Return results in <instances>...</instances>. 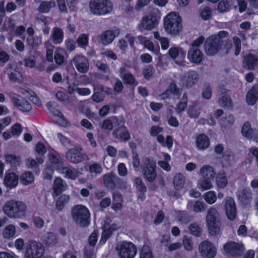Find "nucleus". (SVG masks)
<instances>
[{
  "instance_id": "obj_39",
  "label": "nucleus",
  "mask_w": 258,
  "mask_h": 258,
  "mask_svg": "<svg viewBox=\"0 0 258 258\" xmlns=\"http://www.w3.org/2000/svg\"><path fill=\"white\" fill-rule=\"evenodd\" d=\"M17 233L16 226L13 224H9L2 231V236L4 239H10L14 238Z\"/></svg>"
},
{
  "instance_id": "obj_10",
  "label": "nucleus",
  "mask_w": 258,
  "mask_h": 258,
  "mask_svg": "<svg viewBox=\"0 0 258 258\" xmlns=\"http://www.w3.org/2000/svg\"><path fill=\"white\" fill-rule=\"evenodd\" d=\"M116 249L120 258H134L137 253L136 247L131 242L123 241L119 243Z\"/></svg>"
},
{
  "instance_id": "obj_42",
  "label": "nucleus",
  "mask_w": 258,
  "mask_h": 258,
  "mask_svg": "<svg viewBox=\"0 0 258 258\" xmlns=\"http://www.w3.org/2000/svg\"><path fill=\"white\" fill-rule=\"evenodd\" d=\"M200 174L204 178H209L213 180L215 172L214 169L210 165H204L200 170Z\"/></svg>"
},
{
  "instance_id": "obj_52",
  "label": "nucleus",
  "mask_w": 258,
  "mask_h": 258,
  "mask_svg": "<svg viewBox=\"0 0 258 258\" xmlns=\"http://www.w3.org/2000/svg\"><path fill=\"white\" fill-rule=\"evenodd\" d=\"M173 95H178L179 93V90L177 88L176 85L174 83H171L169 86V89L166 91V92L163 93L161 95L162 99H165L170 97L169 93Z\"/></svg>"
},
{
  "instance_id": "obj_14",
  "label": "nucleus",
  "mask_w": 258,
  "mask_h": 258,
  "mask_svg": "<svg viewBox=\"0 0 258 258\" xmlns=\"http://www.w3.org/2000/svg\"><path fill=\"white\" fill-rule=\"evenodd\" d=\"M224 249L228 255L236 256L241 254L244 248L241 243L230 241L224 245Z\"/></svg>"
},
{
  "instance_id": "obj_43",
  "label": "nucleus",
  "mask_w": 258,
  "mask_h": 258,
  "mask_svg": "<svg viewBox=\"0 0 258 258\" xmlns=\"http://www.w3.org/2000/svg\"><path fill=\"white\" fill-rule=\"evenodd\" d=\"M51 37L54 43L59 44L63 41V32L61 29L55 27L52 30Z\"/></svg>"
},
{
  "instance_id": "obj_3",
  "label": "nucleus",
  "mask_w": 258,
  "mask_h": 258,
  "mask_svg": "<svg viewBox=\"0 0 258 258\" xmlns=\"http://www.w3.org/2000/svg\"><path fill=\"white\" fill-rule=\"evenodd\" d=\"M27 210L26 205L21 201L11 200L8 201L3 207V212L9 217L20 219L25 216Z\"/></svg>"
},
{
  "instance_id": "obj_34",
  "label": "nucleus",
  "mask_w": 258,
  "mask_h": 258,
  "mask_svg": "<svg viewBox=\"0 0 258 258\" xmlns=\"http://www.w3.org/2000/svg\"><path fill=\"white\" fill-rule=\"evenodd\" d=\"M258 100V85H254L247 92L246 96L247 103L253 105Z\"/></svg>"
},
{
  "instance_id": "obj_58",
  "label": "nucleus",
  "mask_w": 258,
  "mask_h": 258,
  "mask_svg": "<svg viewBox=\"0 0 258 258\" xmlns=\"http://www.w3.org/2000/svg\"><path fill=\"white\" fill-rule=\"evenodd\" d=\"M140 258H154L152 251L148 245H144L140 252Z\"/></svg>"
},
{
  "instance_id": "obj_6",
  "label": "nucleus",
  "mask_w": 258,
  "mask_h": 258,
  "mask_svg": "<svg viewBox=\"0 0 258 258\" xmlns=\"http://www.w3.org/2000/svg\"><path fill=\"white\" fill-rule=\"evenodd\" d=\"M206 220L209 233L216 235L220 230V223L219 213L215 208L212 207L208 209Z\"/></svg>"
},
{
  "instance_id": "obj_56",
  "label": "nucleus",
  "mask_w": 258,
  "mask_h": 258,
  "mask_svg": "<svg viewBox=\"0 0 258 258\" xmlns=\"http://www.w3.org/2000/svg\"><path fill=\"white\" fill-rule=\"evenodd\" d=\"M18 16L17 14L12 15L8 20L5 21L4 24V29L5 30L7 31L14 28Z\"/></svg>"
},
{
  "instance_id": "obj_23",
  "label": "nucleus",
  "mask_w": 258,
  "mask_h": 258,
  "mask_svg": "<svg viewBox=\"0 0 258 258\" xmlns=\"http://www.w3.org/2000/svg\"><path fill=\"white\" fill-rule=\"evenodd\" d=\"M67 188L68 185L65 181L60 177L55 178L53 183V192L52 194L53 197H57L65 191Z\"/></svg>"
},
{
  "instance_id": "obj_48",
  "label": "nucleus",
  "mask_w": 258,
  "mask_h": 258,
  "mask_svg": "<svg viewBox=\"0 0 258 258\" xmlns=\"http://www.w3.org/2000/svg\"><path fill=\"white\" fill-rule=\"evenodd\" d=\"M216 184L218 188H224L228 184V180L226 174L224 172H220L216 178Z\"/></svg>"
},
{
  "instance_id": "obj_28",
  "label": "nucleus",
  "mask_w": 258,
  "mask_h": 258,
  "mask_svg": "<svg viewBox=\"0 0 258 258\" xmlns=\"http://www.w3.org/2000/svg\"><path fill=\"white\" fill-rule=\"evenodd\" d=\"M118 228V226L115 224L110 225L109 224L105 223L103 226V232H102L99 243L101 245L104 244L107 239L111 236L112 232Z\"/></svg>"
},
{
  "instance_id": "obj_32",
  "label": "nucleus",
  "mask_w": 258,
  "mask_h": 258,
  "mask_svg": "<svg viewBox=\"0 0 258 258\" xmlns=\"http://www.w3.org/2000/svg\"><path fill=\"white\" fill-rule=\"evenodd\" d=\"M160 160L158 161V165L164 170L169 172L171 169V166L170 165L171 161V156L168 153L162 152L160 156Z\"/></svg>"
},
{
  "instance_id": "obj_55",
  "label": "nucleus",
  "mask_w": 258,
  "mask_h": 258,
  "mask_svg": "<svg viewBox=\"0 0 258 258\" xmlns=\"http://www.w3.org/2000/svg\"><path fill=\"white\" fill-rule=\"evenodd\" d=\"M70 197L67 195H62L60 196L56 201V207L58 210H62L65 205L69 202Z\"/></svg>"
},
{
  "instance_id": "obj_2",
  "label": "nucleus",
  "mask_w": 258,
  "mask_h": 258,
  "mask_svg": "<svg viewBox=\"0 0 258 258\" xmlns=\"http://www.w3.org/2000/svg\"><path fill=\"white\" fill-rule=\"evenodd\" d=\"M163 27L167 35L176 36L182 30V18L178 12H171L163 18Z\"/></svg>"
},
{
  "instance_id": "obj_50",
  "label": "nucleus",
  "mask_w": 258,
  "mask_h": 258,
  "mask_svg": "<svg viewBox=\"0 0 258 258\" xmlns=\"http://www.w3.org/2000/svg\"><path fill=\"white\" fill-rule=\"evenodd\" d=\"M55 6V3L53 0L43 2L40 4L38 8V11L40 13H46L50 11L51 8L54 7Z\"/></svg>"
},
{
  "instance_id": "obj_38",
  "label": "nucleus",
  "mask_w": 258,
  "mask_h": 258,
  "mask_svg": "<svg viewBox=\"0 0 258 258\" xmlns=\"http://www.w3.org/2000/svg\"><path fill=\"white\" fill-rule=\"evenodd\" d=\"M198 78V74L195 71H190L185 74L183 79L181 80L182 84L186 86H190L193 85Z\"/></svg>"
},
{
  "instance_id": "obj_36",
  "label": "nucleus",
  "mask_w": 258,
  "mask_h": 258,
  "mask_svg": "<svg viewBox=\"0 0 258 258\" xmlns=\"http://www.w3.org/2000/svg\"><path fill=\"white\" fill-rule=\"evenodd\" d=\"M119 126L120 127L118 129L114 131L113 136L116 138L120 139L121 140H128L130 139V135L126 128L123 125V123Z\"/></svg>"
},
{
  "instance_id": "obj_15",
  "label": "nucleus",
  "mask_w": 258,
  "mask_h": 258,
  "mask_svg": "<svg viewBox=\"0 0 258 258\" xmlns=\"http://www.w3.org/2000/svg\"><path fill=\"white\" fill-rule=\"evenodd\" d=\"M81 148H73L66 153V158L73 163H78L88 159V156L81 152Z\"/></svg>"
},
{
  "instance_id": "obj_12",
  "label": "nucleus",
  "mask_w": 258,
  "mask_h": 258,
  "mask_svg": "<svg viewBox=\"0 0 258 258\" xmlns=\"http://www.w3.org/2000/svg\"><path fill=\"white\" fill-rule=\"evenodd\" d=\"M48 151V161L46 165L53 168L58 172L63 167L61 158L59 153L52 148H49Z\"/></svg>"
},
{
  "instance_id": "obj_59",
  "label": "nucleus",
  "mask_w": 258,
  "mask_h": 258,
  "mask_svg": "<svg viewBox=\"0 0 258 258\" xmlns=\"http://www.w3.org/2000/svg\"><path fill=\"white\" fill-rule=\"evenodd\" d=\"M78 45L83 48H85L88 45V35L87 34H81L77 39Z\"/></svg>"
},
{
  "instance_id": "obj_63",
  "label": "nucleus",
  "mask_w": 258,
  "mask_h": 258,
  "mask_svg": "<svg viewBox=\"0 0 258 258\" xmlns=\"http://www.w3.org/2000/svg\"><path fill=\"white\" fill-rule=\"evenodd\" d=\"M219 102L222 106L227 109L231 108L232 107V101L228 96H223L219 100Z\"/></svg>"
},
{
  "instance_id": "obj_40",
  "label": "nucleus",
  "mask_w": 258,
  "mask_h": 258,
  "mask_svg": "<svg viewBox=\"0 0 258 258\" xmlns=\"http://www.w3.org/2000/svg\"><path fill=\"white\" fill-rule=\"evenodd\" d=\"M36 159L39 164H42L44 161V154L46 152V149L44 144L39 142L37 144L35 148Z\"/></svg>"
},
{
  "instance_id": "obj_27",
  "label": "nucleus",
  "mask_w": 258,
  "mask_h": 258,
  "mask_svg": "<svg viewBox=\"0 0 258 258\" xmlns=\"http://www.w3.org/2000/svg\"><path fill=\"white\" fill-rule=\"evenodd\" d=\"M19 177L14 172H7L4 178V183L9 189L16 187L18 184Z\"/></svg>"
},
{
  "instance_id": "obj_51",
  "label": "nucleus",
  "mask_w": 258,
  "mask_h": 258,
  "mask_svg": "<svg viewBox=\"0 0 258 258\" xmlns=\"http://www.w3.org/2000/svg\"><path fill=\"white\" fill-rule=\"evenodd\" d=\"M125 72V67H122L120 69V76L124 82L127 84H133L135 83V78L133 75L130 73H124Z\"/></svg>"
},
{
  "instance_id": "obj_19",
  "label": "nucleus",
  "mask_w": 258,
  "mask_h": 258,
  "mask_svg": "<svg viewBox=\"0 0 258 258\" xmlns=\"http://www.w3.org/2000/svg\"><path fill=\"white\" fill-rule=\"evenodd\" d=\"M119 34L120 30L118 28L106 30L101 35L100 40L103 45H107L111 43L114 38L118 36Z\"/></svg>"
},
{
  "instance_id": "obj_62",
  "label": "nucleus",
  "mask_w": 258,
  "mask_h": 258,
  "mask_svg": "<svg viewBox=\"0 0 258 258\" xmlns=\"http://www.w3.org/2000/svg\"><path fill=\"white\" fill-rule=\"evenodd\" d=\"M121 197L120 195H113V202L114 203L113 204L112 208L115 211H117L120 210L122 208Z\"/></svg>"
},
{
  "instance_id": "obj_44",
  "label": "nucleus",
  "mask_w": 258,
  "mask_h": 258,
  "mask_svg": "<svg viewBox=\"0 0 258 258\" xmlns=\"http://www.w3.org/2000/svg\"><path fill=\"white\" fill-rule=\"evenodd\" d=\"M20 181L24 185L32 184L35 180L33 174L30 171H26L21 174L20 177Z\"/></svg>"
},
{
  "instance_id": "obj_37",
  "label": "nucleus",
  "mask_w": 258,
  "mask_h": 258,
  "mask_svg": "<svg viewBox=\"0 0 258 258\" xmlns=\"http://www.w3.org/2000/svg\"><path fill=\"white\" fill-rule=\"evenodd\" d=\"M133 47L134 44V38L131 34H127L124 38L119 40L118 46L122 51H125L128 47V44Z\"/></svg>"
},
{
  "instance_id": "obj_22",
  "label": "nucleus",
  "mask_w": 258,
  "mask_h": 258,
  "mask_svg": "<svg viewBox=\"0 0 258 258\" xmlns=\"http://www.w3.org/2000/svg\"><path fill=\"white\" fill-rule=\"evenodd\" d=\"M241 133L242 135L250 140L258 143V133L256 130L251 128L250 124L248 122L244 123L242 127Z\"/></svg>"
},
{
  "instance_id": "obj_13",
  "label": "nucleus",
  "mask_w": 258,
  "mask_h": 258,
  "mask_svg": "<svg viewBox=\"0 0 258 258\" xmlns=\"http://www.w3.org/2000/svg\"><path fill=\"white\" fill-rule=\"evenodd\" d=\"M199 249L201 256L204 258H214L217 252L214 245L207 241L202 242L199 245Z\"/></svg>"
},
{
  "instance_id": "obj_24",
  "label": "nucleus",
  "mask_w": 258,
  "mask_h": 258,
  "mask_svg": "<svg viewBox=\"0 0 258 258\" xmlns=\"http://www.w3.org/2000/svg\"><path fill=\"white\" fill-rule=\"evenodd\" d=\"M196 145L199 151H204L210 146V140L209 137L205 134L198 135L196 138Z\"/></svg>"
},
{
  "instance_id": "obj_16",
  "label": "nucleus",
  "mask_w": 258,
  "mask_h": 258,
  "mask_svg": "<svg viewBox=\"0 0 258 258\" xmlns=\"http://www.w3.org/2000/svg\"><path fill=\"white\" fill-rule=\"evenodd\" d=\"M115 181L118 182L116 183V186L119 188L125 187V182L122 181L120 179L117 177L115 174L112 173H107L103 175V182L105 186L109 189H112L115 187Z\"/></svg>"
},
{
  "instance_id": "obj_41",
  "label": "nucleus",
  "mask_w": 258,
  "mask_h": 258,
  "mask_svg": "<svg viewBox=\"0 0 258 258\" xmlns=\"http://www.w3.org/2000/svg\"><path fill=\"white\" fill-rule=\"evenodd\" d=\"M42 241L46 245L52 246L56 244L58 239L53 232H50L44 235L42 237Z\"/></svg>"
},
{
  "instance_id": "obj_17",
  "label": "nucleus",
  "mask_w": 258,
  "mask_h": 258,
  "mask_svg": "<svg viewBox=\"0 0 258 258\" xmlns=\"http://www.w3.org/2000/svg\"><path fill=\"white\" fill-rule=\"evenodd\" d=\"M72 62L77 71L81 73H85L89 70L88 59L83 55H76L72 59Z\"/></svg>"
},
{
  "instance_id": "obj_61",
  "label": "nucleus",
  "mask_w": 258,
  "mask_h": 258,
  "mask_svg": "<svg viewBox=\"0 0 258 258\" xmlns=\"http://www.w3.org/2000/svg\"><path fill=\"white\" fill-rule=\"evenodd\" d=\"M10 80L14 82H21L23 81L22 75L16 71L8 74Z\"/></svg>"
},
{
  "instance_id": "obj_64",
  "label": "nucleus",
  "mask_w": 258,
  "mask_h": 258,
  "mask_svg": "<svg viewBox=\"0 0 258 258\" xmlns=\"http://www.w3.org/2000/svg\"><path fill=\"white\" fill-rule=\"evenodd\" d=\"M212 15V11L209 7H204L201 9L200 15L204 20L209 19Z\"/></svg>"
},
{
  "instance_id": "obj_25",
  "label": "nucleus",
  "mask_w": 258,
  "mask_h": 258,
  "mask_svg": "<svg viewBox=\"0 0 258 258\" xmlns=\"http://www.w3.org/2000/svg\"><path fill=\"white\" fill-rule=\"evenodd\" d=\"M82 169H76L69 167H63L58 172L59 173L64 175L65 178L75 180L82 174Z\"/></svg>"
},
{
  "instance_id": "obj_31",
  "label": "nucleus",
  "mask_w": 258,
  "mask_h": 258,
  "mask_svg": "<svg viewBox=\"0 0 258 258\" xmlns=\"http://www.w3.org/2000/svg\"><path fill=\"white\" fill-rule=\"evenodd\" d=\"M140 44L144 45V47L148 50L150 51L155 54H159L160 48L159 46L155 47L153 43L143 36H139L137 38Z\"/></svg>"
},
{
  "instance_id": "obj_46",
  "label": "nucleus",
  "mask_w": 258,
  "mask_h": 258,
  "mask_svg": "<svg viewBox=\"0 0 258 258\" xmlns=\"http://www.w3.org/2000/svg\"><path fill=\"white\" fill-rule=\"evenodd\" d=\"M185 184V177L181 173L176 174L173 178V185L176 190H180Z\"/></svg>"
},
{
  "instance_id": "obj_49",
  "label": "nucleus",
  "mask_w": 258,
  "mask_h": 258,
  "mask_svg": "<svg viewBox=\"0 0 258 258\" xmlns=\"http://www.w3.org/2000/svg\"><path fill=\"white\" fill-rule=\"evenodd\" d=\"M65 53L66 51L60 47H57L56 49L54 55V60L57 64L61 65L64 63L65 58L63 55Z\"/></svg>"
},
{
  "instance_id": "obj_5",
  "label": "nucleus",
  "mask_w": 258,
  "mask_h": 258,
  "mask_svg": "<svg viewBox=\"0 0 258 258\" xmlns=\"http://www.w3.org/2000/svg\"><path fill=\"white\" fill-rule=\"evenodd\" d=\"M160 19L161 14L159 10H153L142 18L137 28L141 32L152 30L158 25Z\"/></svg>"
},
{
  "instance_id": "obj_7",
  "label": "nucleus",
  "mask_w": 258,
  "mask_h": 258,
  "mask_svg": "<svg viewBox=\"0 0 258 258\" xmlns=\"http://www.w3.org/2000/svg\"><path fill=\"white\" fill-rule=\"evenodd\" d=\"M72 214L74 220L81 226H88L90 214L86 207L81 205H77L72 209Z\"/></svg>"
},
{
  "instance_id": "obj_11",
  "label": "nucleus",
  "mask_w": 258,
  "mask_h": 258,
  "mask_svg": "<svg viewBox=\"0 0 258 258\" xmlns=\"http://www.w3.org/2000/svg\"><path fill=\"white\" fill-rule=\"evenodd\" d=\"M156 162L152 159L145 158L143 169L145 178L149 182H153L157 176Z\"/></svg>"
},
{
  "instance_id": "obj_35",
  "label": "nucleus",
  "mask_w": 258,
  "mask_h": 258,
  "mask_svg": "<svg viewBox=\"0 0 258 258\" xmlns=\"http://www.w3.org/2000/svg\"><path fill=\"white\" fill-rule=\"evenodd\" d=\"M238 200L243 204H248L252 199V192L250 189H243L239 191L238 195Z\"/></svg>"
},
{
  "instance_id": "obj_1",
  "label": "nucleus",
  "mask_w": 258,
  "mask_h": 258,
  "mask_svg": "<svg viewBox=\"0 0 258 258\" xmlns=\"http://www.w3.org/2000/svg\"><path fill=\"white\" fill-rule=\"evenodd\" d=\"M229 33L227 31H221L217 34L208 37L205 44V50L207 54L214 55L221 49L224 53H228L234 49L235 55H238L241 51V41L237 36H234L233 38V46L230 42L224 44L223 39L227 37Z\"/></svg>"
},
{
  "instance_id": "obj_21",
  "label": "nucleus",
  "mask_w": 258,
  "mask_h": 258,
  "mask_svg": "<svg viewBox=\"0 0 258 258\" xmlns=\"http://www.w3.org/2000/svg\"><path fill=\"white\" fill-rule=\"evenodd\" d=\"M11 98L13 104L21 111L27 112L30 110L31 108L30 104L19 95L14 94L11 96Z\"/></svg>"
},
{
  "instance_id": "obj_4",
  "label": "nucleus",
  "mask_w": 258,
  "mask_h": 258,
  "mask_svg": "<svg viewBox=\"0 0 258 258\" xmlns=\"http://www.w3.org/2000/svg\"><path fill=\"white\" fill-rule=\"evenodd\" d=\"M89 7L91 13L98 16L109 15L113 10V5L110 0H91Z\"/></svg>"
},
{
  "instance_id": "obj_8",
  "label": "nucleus",
  "mask_w": 258,
  "mask_h": 258,
  "mask_svg": "<svg viewBox=\"0 0 258 258\" xmlns=\"http://www.w3.org/2000/svg\"><path fill=\"white\" fill-rule=\"evenodd\" d=\"M44 252L42 244L36 241H30L26 243L24 248L25 258H41Z\"/></svg>"
},
{
  "instance_id": "obj_29",
  "label": "nucleus",
  "mask_w": 258,
  "mask_h": 258,
  "mask_svg": "<svg viewBox=\"0 0 258 258\" xmlns=\"http://www.w3.org/2000/svg\"><path fill=\"white\" fill-rule=\"evenodd\" d=\"M168 53L173 59L178 58L179 61H176L179 64H182L183 60L186 55L185 52L181 48L172 47L168 51Z\"/></svg>"
},
{
  "instance_id": "obj_18",
  "label": "nucleus",
  "mask_w": 258,
  "mask_h": 258,
  "mask_svg": "<svg viewBox=\"0 0 258 258\" xmlns=\"http://www.w3.org/2000/svg\"><path fill=\"white\" fill-rule=\"evenodd\" d=\"M54 104V103L51 102H48L47 104V107L52 116L53 120L59 125L67 126L68 124V122L59 110L52 108V106Z\"/></svg>"
},
{
  "instance_id": "obj_20",
  "label": "nucleus",
  "mask_w": 258,
  "mask_h": 258,
  "mask_svg": "<svg viewBox=\"0 0 258 258\" xmlns=\"http://www.w3.org/2000/svg\"><path fill=\"white\" fill-rule=\"evenodd\" d=\"M226 214L228 219L233 220L236 216V208L234 200L230 197H227L225 200Z\"/></svg>"
},
{
  "instance_id": "obj_54",
  "label": "nucleus",
  "mask_w": 258,
  "mask_h": 258,
  "mask_svg": "<svg viewBox=\"0 0 258 258\" xmlns=\"http://www.w3.org/2000/svg\"><path fill=\"white\" fill-rule=\"evenodd\" d=\"M212 180L211 179L209 178H204L203 179L200 180L198 183V187L202 190L210 189L213 187Z\"/></svg>"
},
{
  "instance_id": "obj_45",
  "label": "nucleus",
  "mask_w": 258,
  "mask_h": 258,
  "mask_svg": "<svg viewBox=\"0 0 258 258\" xmlns=\"http://www.w3.org/2000/svg\"><path fill=\"white\" fill-rule=\"evenodd\" d=\"M157 141L163 147H166L168 149H171L173 145V139L170 136H167L165 138L162 135H158L157 137Z\"/></svg>"
},
{
  "instance_id": "obj_33",
  "label": "nucleus",
  "mask_w": 258,
  "mask_h": 258,
  "mask_svg": "<svg viewBox=\"0 0 258 258\" xmlns=\"http://www.w3.org/2000/svg\"><path fill=\"white\" fill-rule=\"evenodd\" d=\"M243 66L248 70H254L258 66V59L251 54L246 55L243 61Z\"/></svg>"
},
{
  "instance_id": "obj_30",
  "label": "nucleus",
  "mask_w": 258,
  "mask_h": 258,
  "mask_svg": "<svg viewBox=\"0 0 258 258\" xmlns=\"http://www.w3.org/2000/svg\"><path fill=\"white\" fill-rule=\"evenodd\" d=\"M187 58L192 62L199 63L203 58V54L198 48L191 47L187 54Z\"/></svg>"
},
{
  "instance_id": "obj_57",
  "label": "nucleus",
  "mask_w": 258,
  "mask_h": 258,
  "mask_svg": "<svg viewBox=\"0 0 258 258\" xmlns=\"http://www.w3.org/2000/svg\"><path fill=\"white\" fill-rule=\"evenodd\" d=\"M45 46L46 48V58L47 61L49 62L53 61V46L51 45V42L49 41H46L45 42Z\"/></svg>"
},
{
  "instance_id": "obj_26",
  "label": "nucleus",
  "mask_w": 258,
  "mask_h": 258,
  "mask_svg": "<svg viewBox=\"0 0 258 258\" xmlns=\"http://www.w3.org/2000/svg\"><path fill=\"white\" fill-rule=\"evenodd\" d=\"M123 122L124 120L122 117L112 116L104 120L102 124V127L105 130H111L113 126H119Z\"/></svg>"
},
{
  "instance_id": "obj_47",
  "label": "nucleus",
  "mask_w": 258,
  "mask_h": 258,
  "mask_svg": "<svg viewBox=\"0 0 258 258\" xmlns=\"http://www.w3.org/2000/svg\"><path fill=\"white\" fill-rule=\"evenodd\" d=\"M7 163L10 164L12 167H17L20 165L21 158L14 154H7L5 155Z\"/></svg>"
},
{
  "instance_id": "obj_9",
  "label": "nucleus",
  "mask_w": 258,
  "mask_h": 258,
  "mask_svg": "<svg viewBox=\"0 0 258 258\" xmlns=\"http://www.w3.org/2000/svg\"><path fill=\"white\" fill-rule=\"evenodd\" d=\"M238 7L240 13L243 12L247 8V3L244 0H223L218 5V9L221 12L229 11L231 9Z\"/></svg>"
},
{
  "instance_id": "obj_53",
  "label": "nucleus",
  "mask_w": 258,
  "mask_h": 258,
  "mask_svg": "<svg viewBox=\"0 0 258 258\" xmlns=\"http://www.w3.org/2000/svg\"><path fill=\"white\" fill-rule=\"evenodd\" d=\"M204 200L210 205L214 204L217 201V195L214 191H209L203 195Z\"/></svg>"
},
{
  "instance_id": "obj_60",
  "label": "nucleus",
  "mask_w": 258,
  "mask_h": 258,
  "mask_svg": "<svg viewBox=\"0 0 258 258\" xmlns=\"http://www.w3.org/2000/svg\"><path fill=\"white\" fill-rule=\"evenodd\" d=\"M27 42L28 44L32 46H38L42 43V38L40 36H33V37H27Z\"/></svg>"
}]
</instances>
